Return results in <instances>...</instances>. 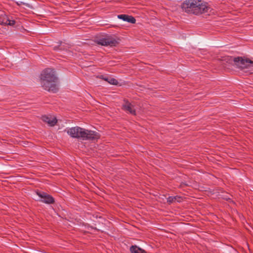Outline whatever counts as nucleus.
I'll return each instance as SVG.
<instances>
[{"mask_svg": "<svg viewBox=\"0 0 253 253\" xmlns=\"http://www.w3.org/2000/svg\"><path fill=\"white\" fill-rule=\"evenodd\" d=\"M123 109L132 115H135V110L133 106L128 101L125 102L123 104Z\"/></svg>", "mask_w": 253, "mask_h": 253, "instance_id": "6e6552de", "label": "nucleus"}, {"mask_svg": "<svg viewBox=\"0 0 253 253\" xmlns=\"http://www.w3.org/2000/svg\"><path fill=\"white\" fill-rule=\"evenodd\" d=\"M131 253H146L145 251L137 246H132L130 248Z\"/></svg>", "mask_w": 253, "mask_h": 253, "instance_id": "9d476101", "label": "nucleus"}, {"mask_svg": "<svg viewBox=\"0 0 253 253\" xmlns=\"http://www.w3.org/2000/svg\"><path fill=\"white\" fill-rule=\"evenodd\" d=\"M42 119L44 122L51 126H54L57 122L56 118L54 116L51 115L43 116Z\"/></svg>", "mask_w": 253, "mask_h": 253, "instance_id": "423d86ee", "label": "nucleus"}, {"mask_svg": "<svg viewBox=\"0 0 253 253\" xmlns=\"http://www.w3.org/2000/svg\"><path fill=\"white\" fill-rule=\"evenodd\" d=\"M66 131L71 137L82 138L83 140H95L99 137L97 132L78 126L71 127Z\"/></svg>", "mask_w": 253, "mask_h": 253, "instance_id": "7ed1b4c3", "label": "nucleus"}, {"mask_svg": "<svg viewBox=\"0 0 253 253\" xmlns=\"http://www.w3.org/2000/svg\"><path fill=\"white\" fill-rule=\"evenodd\" d=\"M175 201H177L178 202H181V198L177 196H174V197H169L167 199V202L169 203V204L173 203Z\"/></svg>", "mask_w": 253, "mask_h": 253, "instance_id": "9b49d317", "label": "nucleus"}, {"mask_svg": "<svg viewBox=\"0 0 253 253\" xmlns=\"http://www.w3.org/2000/svg\"><path fill=\"white\" fill-rule=\"evenodd\" d=\"M37 195L41 198L42 202L51 204L54 202L53 198L45 193L37 192Z\"/></svg>", "mask_w": 253, "mask_h": 253, "instance_id": "0eeeda50", "label": "nucleus"}, {"mask_svg": "<svg viewBox=\"0 0 253 253\" xmlns=\"http://www.w3.org/2000/svg\"><path fill=\"white\" fill-rule=\"evenodd\" d=\"M8 21V17L5 14H2L0 15V24H4Z\"/></svg>", "mask_w": 253, "mask_h": 253, "instance_id": "f8f14e48", "label": "nucleus"}, {"mask_svg": "<svg viewBox=\"0 0 253 253\" xmlns=\"http://www.w3.org/2000/svg\"><path fill=\"white\" fill-rule=\"evenodd\" d=\"M104 80L105 81H107L109 84H118V81L114 79V78H103Z\"/></svg>", "mask_w": 253, "mask_h": 253, "instance_id": "ddd939ff", "label": "nucleus"}, {"mask_svg": "<svg viewBox=\"0 0 253 253\" xmlns=\"http://www.w3.org/2000/svg\"><path fill=\"white\" fill-rule=\"evenodd\" d=\"M118 18L123 20L124 21H126L132 24H134L136 22V20L133 17L126 14L118 15Z\"/></svg>", "mask_w": 253, "mask_h": 253, "instance_id": "1a4fd4ad", "label": "nucleus"}, {"mask_svg": "<svg viewBox=\"0 0 253 253\" xmlns=\"http://www.w3.org/2000/svg\"><path fill=\"white\" fill-rule=\"evenodd\" d=\"M97 43L101 45L113 46L117 44V42L114 38L108 37L98 40Z\"/></svg>", "mask_w": 253, "mask_h": 253, "instance_id": "39448f33", "label": "nucleus"}, {"mask_svg": "<svg viewBox=\"0 0 253 253\" xmlns=\"http://www.w3.org/2000/svg\"><path fill=\"white\" fill-rule=\"evenodd\" d=\"M181 8L185 12L196 15L208 12L210 9L206 3L197 0H186L181 5Z\"/></svg>", "mask_w": 253, "mask_h": 253, "instance_id": "f03ea898", "label": "nucleus"}, {"mask_svg": "<svg viewBox=\"0 0 253 253\" xmlns=\"http://www.w3.org/2000/svg\"><path fill=\"white\" fill-rule=\"evenodd\" d=\"M236 66L248 74L253 73V61L241 57H237L234 59Z\"/></svg>", "mask_w": 253, "mask_h": 253, "instance_id": "20e7f679", "label": "nucleus"}, {"mask_svg": "<svg viewBox=\"0 0 253 253\" xmlns=\"http://www.w3.org/2000/svg\"><path fill=\"white\" fill-rule=\"evenodd\" d=\"M41 81L44 89L52 92L57 91V78L53 69L48 68L43 70L41 75Z\"/></svg>", "mask_w": 253, "mask_h": 253, "instance_id": "f257e3e1", "label": "nucleus"}, {"mask_svg": "<svg viewBox=\"0 0 253 253\" xmlns=\"http://www.w3.org/2000/svg\"><path fill=\"white\" fill-rule=\"evenodd\" d=\"M15 23V22L13 20H10L8 18V21L6 22V24L5 25H8L10 26H13Z\"/></svg>", "mask_w": 253, "mask_h": 253, "instance_id": "4468645a", "label": "nucleus"}]
</instances>
